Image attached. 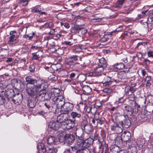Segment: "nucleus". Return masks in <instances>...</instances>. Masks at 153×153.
I'll return each instance as SVG.
<instances>
[{
	"instance_id": "8",
	"label": "nucleus",
	"mask_w": 153,
	"mask_h": 153,
	"mask_svg": "<svg viewBox=\"0 0 153 153\" xmlns=\"http://www.w3.org/2000/svg\"><path fill=\"white\" fill-rule=\"evenodd\" d=\"M119 123H117L116 120V123L111 126V130L114 133L117 134H120L123 131V127L119 126Z\"/></svg>"
},
{
	"instance_id": "33",
	"label": "nucleus",
	"mask_w": 153,
	"mask_h": 153,
	"mask_svg": "<svg viewBox=\"0 0 153 153\" xmlns=\"http://www.w3.org/2000/svg\"><path fill=\"white\" fill-rule=\"evenodd\" d=\"M74 49H73V52L74 53H79L81 51H82L80 48V46H79V45H76Z\"/></svg>"
},
{
	"instance_id": "36",
	"label": "nucleus",
	"mask_w": 153,
	"mask_h": 153,
	"mask_svg": "<svg viewBox=\"0 0 153 153\" xmlns=\"http://www.w3.org/2000/svg\"><path fill=\"white\" fill-rule=\"evenodd\" d=\"M35 104L33 101L30 100L28 101V103L27 105L30 108H33L35 106Z\"/></svg>"
},
{
	"instance_id": "42",
	"label": "nucleus",
	"mask_w": 153,
	"mask_h": 153,
	"mask_svg": "<svg viewBox=\"0 0 153 153\" xmlns=\"http://www.w3.org/2000/svg\"><path fill=\"white\" fill-rule=\"evenodd\" d=\"M87 95L84 94L81 95V99L82 100L84 101H85L87 100Z\"/></svg>"
},
{
	"instance_id": "5",
	"label": "nucleus",
	"mask_w": 153,
	"mask_h": 153,
	"mask_svg": "<svg viewBox=\"0 0 153 153\" xmlns=\"http://www.w3.org/2000/svg\"><path fill=\"white\" fill-rule=\"evenodd\" d=\"M45 90L43 91V94H45L44 99L45 100H49L51 98H52V100L54 101L55 97H58L60 92V90L58 89H55L51 93L46 94Z\"/></svg>"
},
{
	"instance_id": "58",
	"label": "nucleus",
	"mask_w": 153,
	"mask_h": 153,
	"mask_svg": "<svg viewBox=\"0 0 153 153\" xmlns=\"http://www.w3.org/2000/svg\"><path fill=\"white\" fill-rule=\"evenodd\" d=\"M124 140L125 141H126L128 140L130 138V137L128 136V135H127L126 134H125L124 136Z\"/></svg>"
},
{
	"instance_id": "14",
	"label": "nucleus",
	"mask_w": 153,
	"mask_h": 153,
	"mask_svg": "<svg viewBox=\"0 0 153 153\" xmlns=\"http://www.w3.org/2000/svg\"><path fill=\"white\" fill-rule=\"evenodd\" d=\"M123 111L124 114L128 118L131 116L133 113L131 107L129 105L125 106L123 109Z\"/></svg>"
},
{
	"instance_id": "19",
	"label": "nucleus",
	"mask_w": 153,
	"mask_h": 153,
	"mask_svg": "<svg viewBox=\"0 0 153 153\" xmlns=\"http://www.w3.org/2000/svg\"><path fill=\"white\" fill-rule=\"evenodd\" d=\"M105 68L102 66H98L94 70V74L97 76L100 75L101 72L104 71Z\"/></svg>"
},
{
	"instance_id": "30",
	"label": "nucleus",
	"mask_w": 153,
	"mask_h": 153,
	"mask_svg": "<svg viewBox=\"0 0 153 153\" xmlns=\"http://www.w3.org/2000/svg\"><path fill=\"white\" fill-rule=\"evenodd\" d=\"M80 29V27L79 26L76 25L71 28V31L72 33H76Z\"/></svg>"
},
{
	"instance_id": "3",
	"label": "nucleus",
	"mask_w": 153,
	"mask_h": 153,
	"mask_svg": "<svg viewBox=\"0 0 153 153\" xmlns=\"http://www.w3.org/2000/svg\"><path fill=\"white\" fill-rule=\"evenodd\" d=\"M63 114L59 116L57 118V122L61 124V127L64 129H70L74 126V122L70 119H68L64 117Z\"/></svg>"
},
{
	"instance_id": "41",
	"label": "nucleus",
	"mask_w": 153,
	"mask_h": 153,
	"mask_svg": "<svg viewBox=\"0 0 153 153\" xmlns=\"http://www.w3.org/2000/svg\"><path fill=\"white\" fill-rule=\"evenodd\" d=\"M79 32H80L82 34H84L87 33V30L85 28L80 27V29L79 30Z\"/></svg>"
},
{
	"instance_id": "40",
	"label": "nucleus",
	"mask_w": 153,
	"mask_h": 153,
	"mask_svg": "<svg viewBox=\"0 0 153 153\" xmlns=\"http://www.w3.org/2000/svg\"><path fill=\"white\" fill-rule=\"evenodd\" d=\"M103 91L104 93L107 94H110L112 92V90L111 89L107 88L104 89Z\"/></svg>"
},
{
	"instance_id": "34",
	"label": "nucleus",
	"mask_w": 153,
	"mask_h": 153,
	"mask_svg": "<svg viewBox=\"0 0 153 153\" xmlns=\"http://www.w3.org/2000/svg\"><path fill=\"white\" fill-rule=\"evenodd\" d=\"M115 141L117 144H120L122 143V139L120 137H117L115 139Z\"/></svg>"
},
{
	"instance_id": "52",
	"label": "nucleus",
	"mask_w": 153,
	"mask_h": 153,
	"mask_svg": "<svg viewBox=\"0 0 153 153\" xmlns=\"http://www.w3.org/2000/svg\"><path fill=\"white\" fill-rule=\"evenodd\" d=\"M85 75H86V76H88V77L92 76H96L95 75L94 72V73L92 72H90L89 73H87L85 74Z\"/></svg>"
},
{
	"instance_id": "22",
	"label": "nucleus",
	"mask_w": 153,
	"mask_h": 153,
	"mask_svg": "<svg viewBox=\"0 0 153 153\" xmlns=\"http://www.w3.org/2000/svg\"><path fill=\"white\" fill-rule=\"evenodd\" d=\"M82 111H80L78 112H72L71 113V116L73 118H80L81 117Z\"/></svg>"
},
{
	"instance_id": "57",
	"label": "nucleus",
	"mask_w": 153,
	"mask_h": 153,
	"mask_svg": "<svg viewBox=\"0 0 153 153\" xmlns=\"http://www.w3.org/2000/svg\"><path fill=\"white\" fill-rule=\"evenodd\" d=\"M147 12V10L145 12L143 11L142 12V14H140L138 15V16L140 18H142L145 15V13Z\"/></svg>"
},
{
	"instance_id": "49",
	"label": "nucleus",
	"mask_w": 153,
	"mask_h": 153,
	"mask_svg": "<svg viewBox=\"0 0 153 153\" xmlns=\"http://www.w3.org/2000/svg\"><path fill=\"white\" fill-rule=\"evenodd\" d=\"M47 150L46 151H47V153H55V152H53V149L52 148H48V147H47Z\"/></svg>"
},
{
	"instance_id": "10",
	"label": "nucleus",
	"mask_w": 153,
	"mask_h": 153,
	"mask_svg": "<svg viewBox=\"0 0 153 153\" xmlns=\"http://www.w3.org/2000/svg\"><path fill=\"white\" fill-rule=\"evenodd\" d=\"M64 139L66 143L68 144L71 145L74 142L75 140V137L73 135L68 134L64 136Z\"/></svg>"
},
{
	"instance_id": "2",
	"label": "nucleus",
	"mask_w": 153,
	"mask_h": 153,
	"mask_svg": "<svg viewBox=\"0 0 153 153\" xmlns=\"http://www.w3.org/2000/svg\"><path fill=\"white\" fill-rule=\"evenodd\" d=\"M83 139H78L74 148L77 150V153H90L87 148L92 144L91 139L88 138L85 140Z\"/></svg>"
},
{
	"instance_id": "12",
	"label": "nucleus",
	"mask_w": 153,
	"mask_h": 153,
	"mask_svg": "<svg viewBox=\"0 0 153 153\" xmlns=\"http://www.w3.org/2000/svg\"><path fill=\"white\" fill-rule=\"evenodd\" d=\"M78 57V56L76 55L71 56L65 61V63L70 65H73L75 62L77 60Z\"/></svg>"
},
{
	"instance_id": "61",
	"label": "nucleus",
	"mask_w": 153,
	"mask_h": 153,
	"mask_svg": "<svg viewBox=\"0 0 153 153\" xmlns=\"http://www.w3.org/2000/svg\"><path fill=\"white\" fill-rule=\"evenodd\" d=\"M29 70L31 72H33L34 70V67L33 65L29 66Z\"/></svg>"
},
{
	"instance_id": "39",
	"label": "nucleus",
	"mask_w": 153,
	"mask_h": 153,
	"mask_svg": "<svg viewBox=\"0 0 153 153\" xmlns=\"http://www.w3.org/2000/svg\"><path fill=\"white\" fill-rule=\"evenodd\" d=\"M109 97V96L108 95H104L102 97V101L104 102H106L108 100Z\"/></svg>"
},
{
	"instance_id": "44",
	"label": "nucleus",
	"mask_w": 153,
	"mask_h": 153,
	"mask_svg": "<svg viewBox=\"0 0 153 153\" xmlns=\"http://www.w3.org/2000/svg\"><path fill=\"white\" fill-rule=\"evenodd\" d=\"M95 105L97 107H100L102 106L101 102L99 100H97L95 103Z\"/></svg>"
},
{
	"instance_id": "9",
	"label": "nucleus",
	"mask_w": 153,
	"mask_h": 153,
	"mask_svg": "<svg viewBox=\"0 0 153 153\" xmlns=\"http://www.w3.org/2000/svg\"><path fill=\"white\" fill-rule=\"evenodd\" d=\"M16 31H11L10 33V36L9 40L7 42V44L10 46H11L13 44L15 41L16 40L17 38V36H16Z\"/></svg>"
},
{
	"instance_id": "15",
	"label": "nucleus",
	"mask_w": 153,
	"mask_h": 153,
	"mask_svg": "<svg viewBox=\"0 0 153 153\" xmlns=\"http://www.w3.org/2000/svg\"><path fill=\"white\" fill-rule=\"evenodd\" d=\"M116 31H117V30H115L113 31L108 33H107L104 34L102 37H101V41L103 42H106L107 39H108V37H111V36L113 35L115 32Z\"/></svg>"
},
{
	"instance_id": "13",
	"label": "nucleus",
	"mask_w": 153,
	"mask_h": 153,
	"mask_svg": "<svg viewBox=\"0 0 153 153\" xmlns=\"http://www.w3.org/2000/svg\"><path fill=\"white\" fill-rule=\"evenodd\" d=\"M112 82L111 78L108 76H105L102 79V83L105 86L110 85Z\"/></svg>"
},
{
	"instance_id": "16",
	"label": "nucleus",
	"mask_w": 153,
	"mask_h": 153,
	"mask_svg": "<svg viewBox=\"0 0 153 153\" xmlns=\"http://www.w3.org/2000/svg\"><path fill=\"white\" fill-rule=\"evenodd\" d=\"M37 148L40 149L39 150L40 153H47V148L45 147L44 144L42 143H39L38 144Z\"/></svg>"
},
{
	"instance_id": "18",
	"label": "nucleus",
	"mask_w": 153,
	"mask_h": 153,
	"mask_svg": "<svg viewBox=\"0 0 153 153\" xmlns=\"http://www.w3.org/2000/svg\"><path fill=\"white\" fill-rule=\"evenodd\" d=\"M83 130L80 129H77L76 131L75 134L78 139H84Z\"/></svg>"
},
{
	"instance_id": "32",
	"label": "nucleus",
	"mask_w": 153,
	"mask_h": 153,
	"mask_svg": "<svg viewBox=\"0 0 153 153\" xmlns=\"http://www.w3.org/2000/svg\"><path fill=\"white\" fill-rule=\"evenodd\" d=\"M126 0H118L116 3V7H121Z\"/></svg>"
},
{
	"instance_id": "11",
	"label": "nucleus",
	"mask_w": 153,
	"mask_h": 153,
	"mask_svg": "<svg viewBox=\"0 0 153 153\" xmlns=\"http://www.w3.org/2000/svg\"><path fill=\"white\" fill-rule=\"evenodd\" d=\"M49 127L52 129L57 130L61 127V124L58 122L51 121L49 123Z\"/></svg>"
},
{
	"instance_id": "46",
	"label": "nucleus",
	"mask_w": 153,
	"mask_h": 153,
	"mask_svg": "<svg viewBox=\"0 0 153 153\" xmlns=\"http://www.w3.org/2000/svg\"><path fill=\"white\" fill-rule=\"evenodd\" d=\"M61 25H64V26L67 28H68L70 27L69 24L68 23H63L61 22Z\"/></svg>"
},
{
	"instance_id": "38",
	"label": "nucleus",
	"mask_w": 153,
	"mask_h": 153,
	"mask_svg": "<svg viewBox=\"0 0 153 153\" xmlns=\"http://www.w3.org/2000/svg\"><path fill=\"white\" fill-rule=\"evenodd\" d=\"M13 101L16 104L18 105L21 103L22 100L21 98H18V99L13 100Z\"/></svg>"
},
{
	"instance_id": "47",
	"label": "nucleus",
	"mask_w": 153,
	"mask_h": 153,
	"mask_svg": "<svg viewBox=\"0 0 153 153\" xmlns=\"http://www.w3.org/2000/svg\"><path fill=\"white\" fill-rule=\"evenodd\" d=\"M39 11L38 8H33L32 9L31 12L33 13H37L39 12Z\"/></svg>"
},
{
	"instance_id": "45",
	"label": "nucleus",
	"mask_w": 153,
	"mask_h": 153,
	"mask_svg": "<svg viewBox=\"0 0 153 153\" xmlns=\"http://www.w3.org/2000/svg\"><path fill=\"white\" fill-rule=\"evenodd\" d=\"M28 0H21L20 2L23 5H26L28 4Z\"/></svg>"
},
{
	"instance_id": "27",
	"label": "nucleus",
	"mask_w": 153,
	"mask_h": 153,
	"mask_svg": "<svg viewBox=\"0 0 153 153\" xmlns=\"http://www.w3.org/2000/svg\"><path fill=\"white\" fill-rule=\"evenodd\" d=\"M55 140V137L52 136H49L47 139V143L48 144H51L53 143Z\"/></svg>"
},
{
	"instance_id": "21",
	"label": "nucleus",
	"mask_w": 153,
	"mask_h": 153,
	"mask_svg": "<svg viewBox=\"0 0 153 153\" xmlns=\"http://www.w3.org/2000/svg\"><path fill=\"white\" fill-rule=\"evenodd\" d=\"M98 66H102L106 68L107 66L106 61L104 58L102 57L99 59Z\"/></svg>"
},
{
	"instance_id": "35",
	"label": "nucleus",
	"mask_w": 153,
	"mask_h": 153,
	"mask_svg": "<svg viewBox=\"0 0 153 153\" xmlns=\"http://www.w3.org/2000/svg\"><path fill=\"white\" fill-rule=\"evenodd\" d=\"M53 24L52 22H50L48 23L45 24L43 25V27H45L47 28H51L52 27L53 25Z\"/></svg>"
},
{
	"instance_id": "28",
	"label": "nucleus",
	"mask_w": 153,
	"mask_h": 153,
	"mask_svg": "<svg viewBox=\"0 0 153 153\" xmlns=\"http://www.w3.org/2000/svg\"><path fill=\"white\" fill-rule=\"evenodd\" d=\"M118 147L114 146L110 149L109 153H118Z\"/></svg>"
},
{
	"instance_id": "6",
	"label": "nucleus",
	"mask_w": 153,
	"mask_h": 153,
	"mask_svg": "<svg viewBox=\"0 0 153 153\" xmlns=\"http://www.w3.org/2000/svg\"><path fill=\"white\" fill-rule=\"evenodd\" d=\"M74 107L73 104L69 102H65L61 108V112L62 114H68L73 110Z\"/></svg>"
},
{
	"instance_id": "24",
	"label": "nucleus",
	"mask_w": 153,
	"mask_h": 153,
	"mask_svg": "<svg viewBox=\"0 0 153 153\" xmlns=\"http://www.w3.org/2000/svg\"><path fill=\"white\" fill-rule=\"evenodd\" d=\"M82 89L83 91L87 94H89L91 91V89L88 85L84 86L83 87Z\"/></svg>"
},
{
	"instance_id": "59",
	"label": "nucleus",
	"mask_w": 153,
	"mask_h": 153,
	"mask_svg": "<svg viewBox=\"0 0 153 153\" xmlns=\"http://www.w3.org/2000/svg\"><path fill=\"white\" fill-rule=\"evenodd\" d=\"M98 140L99 145V147L100 149L102 146V142H103V141L102 140H100L99 139H98Z\"/></svg>"
},
{
	"instance_id": "7",
	"label": "nucleus",
	"mask_w": 153,
	"mask_h": 153,
	"mask_svg": "<svg viewBox=\"0 0 153 153\" xmlns=\"http://www.w3.org/2000/svg\"><path fill=\"white\" fill-rule=\"evenodd\" d=\"M25 80L26 82H27L26 85L28 84L29 86H31V85H36L41 84L42 81L38 80L34 78H33L31 76H29L26 77Z\"/></svg>"
},
{
	"instance_id": "37",
	"label": "nucleus",
	"mask_w": 153,
	"mask_h": 153,
	"mask_svg": "<svg viewBox=\"0 0 153 153\" xmlns=\"http://www.w3.org/2000/svg\"><path fill=\"white\" fill-rule=\"evenodd\" d=\"M148 112L153 114V104L151 103L148 106Z\"/></svg>"
},
{
	"instance_id": "4",
	"label": "nucleus",
	"mask_w": 153,
	"mask_h": 153,
	"mask_svg": "<svg viewBox=\"0 0 153 153\" xmlns=\"http://www.w3.org/2000/svg\"><path fill=\"white\" fill-rule=\"evenodd\" d=\"M115 120L117 123H119L123 128H128L131 125L130 120L126 117L124 115H119L116 117Z\"/></svg>"
},
{
	"instance_id": "43",
	"label": "nucleus",
	"mask_w": 153,
	"mask_h": 153,
	"mask_svg": "<svg viewBox=\"0 0 153 153\" xmlns=\"http://www.w3.org/2000/svg\"><path fill=\"white\" fill-rule=\"evenodd\" d=\"M34 34V33L33 32H32L31 35L30 34L29 35H25L24 36V37L25 38H29V39H31L32 38L33 35Z\"/></svg>"
},
{
	"instance_id": "62",
	"label": "nucleus",
	"mask_w": 153,
	"mask_h": 153,
	"mask_svg": "<svg viewBox=\"0 0 153 153\" xmlns=\"http://www.w3.org/2000/svg\"><path fill=\"white\" fill-rule=\"evenodd\" d=\"M141 73L143 76H145L146 74V71L144 70H141Z\"/></svg>"
},
{
	"instance_id": "56",
	"label": "nucleus",
	"mask_w": 153,
	"mask_h": 153,
	"mask_svg": "<svg viewBox=\"0 0 153 153\" xmlns=\"http://www.w3.org/2000/svg\"><path fill=\"white\" fill-rule=\"evenodd\" d=\"M92 107L90 106H88L86 109L87 112L88 113H90L91 112Z\"/></svg>"
},
{
	"instance_id": "51",
	"label": "nucleus",
	"mask_w": 153,
	"mask_h": 153,
	"mask_svg": "<svg viewBox=\"0 0 153 153\" xmlns=\"http://www.w3.org/2000/svg\"><path fill=\"white\" fill-rule=\"evenodd\" d=\"M51 68L53 69L54 71H57L59 69L57 68V67L56 65H53L51 66Z\"/></svg>"
},
{
	"instance_id": "53",
	"label": "nucleus",
	"mask_w": 153,
	"mask_h": 153,
	"mask_svg": "<svg viewBox=\"0 0 153 153\" xmlns=\"http://www.w3.org/2000/svg\"><path fill=\"white\" fill-rule=\"evenodd\" d=\"M144 63L146 65H148L150 64L151 62L148 59H145L144 60Z\"/></svg>"
},
{
	"instance_id": "50",
	"label": "nucleus",
	"mask_w": 153,
	"mask_h": 153,
	"mask_svg": "<svg viewBox=\"0 0 153 153\" xmlns=\"http://www.w3.org/2000/svg\"><path fill=\"white\" fill-rule=\"evenodd\" d=\"M85 129L88 133H90L91 131V128L90 126L85 127Z\"/></svg>"
},
{
	"instance_id": "17",
	"label": "nucleus",
	"mask_w": 153,
	"mask_h": 153,
	"mask_svg": "<svg viewBox=\"0 0 153 153\" xmlns=\"http://www.w3.org/2000/svg\"><path fill=\"white\" fill-rule=\"evenodd\" d=\"M54 101L55 103L56 104L57 107H61V109L63 107V106L65 103V102L64 101L59 99L58 97H55V99H54Z\"/></svg>"
},
{
	"instance_id": "55",
	"label": "nucleus",
	"mask_w": 153,
	"mask_h": 153,
	"mask_svg": "<svg viewBox=\"0 0 153 153\" xmlns=\"http://www.w3.org/2000/svg\"><path fill=\"white\" fill-rule=\"evenodd\" d=\"M94 138V140H97V139H98V135L97 133L96 132H95L94 135V136L93 137Z\"/></svg>"
},
{
	"instance_id": "63",
	"label": "nucleus",
	"mask_w": 153,
	"mask_h": 153,
	"mask_svg": "<svg viewBox=\"0 0 153 153\" xmlns=\"http://www.w3.org/2000/svg\"><path fill=\"white\" fill-rule=\"evenodd\" d=\"M148 56L149 57H152L153 56V52L150 51L148 52Z\"/></svg>"
},
{
	"instance_id": "25",
	"label": "nucleus",
	"mask_w": 153,
	"mask_h": 153,
	"mask_svg": "<svg viewBox=\"0 0 153 153\" xmlns=\"http://www.w3.org/2000/svg\"><path fill=\"white\" fill-rule=\"evenodd\" d=\"M86 77L85 74H81L78 76L77 78L79 82H83L86 79Z\"/></svg>"
},
{
	"instance_id": "20",
	"label": "nucleus",
	"mask_w": 153,
	"mask_h": 153,
	"mask_svg": "<svg viewBox=\"0 0 153 153\" xmlns=\"http://www.w3.org/2000/svg\"><path fill=\"white\" fill-rule=\"evenodd\" d=\"M152 77L150 76H147L144 79V82L146 87H149L152 84Z\"/></svg>"
},
{
	"instance_id": "60",
	"label": "nucleus",
	"mask_w": 153,
	"mask_h": 153,
	"mask_svg": "<svg viewBox=\"0 0 153 153\" xmlns=\"http://www.w3.org/2000/svg\"><path fill=\"white\" fill-rule=\"evenodd\" d=\"M64 43L66 45H73V43L70 41H65Z\"/></svg>"
},
{
	"instance_id": "54",
	"label": "nucleus",
	"mask_w": 153,
	"mask_h": 153,
	"mask_svg": "<svg viewBox=\"0 0 153 153\" xmlns=\"http://www.w3.org/2000/svg\"><path fill=\"white\" fill-rule=\"evenodd\" d=\"M72 150H71V149H66L64 152V153H72V147H71Z\"/></svg>"
},
{
	"instance_id": "48",
	"label": "nucleus",
	"mask_w": 153,
	"mask_h": 153,
	"mask_svg": "<svg viewBox=\"0 0 153 153\" xmlns=\"http://www.w3.org/2000/svg\"><path fill=\"white\" fill-rule=\"evenodd\" d=\"M57 77L56 75H52L51 76V79L52 81H56L57 79Z\"/></svg>"
},
{
	"instance_id": "64",
	"label": "nucleus",
	"mask_w": 153,
	"mask_h": 153,
	"mask_svg": "<svg viewBox=\"0 0 153 153\" xmlns=\"http://www.w3.org/2000/svg\"><path fill=\"white\" fill-rule=\"evenodd\" d=\"M117 102L118 103H121L123 102V99L122 98H118Z\"/></svg>"
},
{
	"instance_id": "26",
	"label": "nucleus",
	"mask_w": 153,
	"mask_h": 153,
	"mask_svg": "<svg viewBox=\"0 0 153 153\" xmlns=\"http://www.w3.org/2000/svg\"><path fill=\"white\" fill-rule=\"evenodd\" d=\"M136 89L131 87L128 89V90L126 92V94L128 96H132V94L136 91Z\"/></svg>"
},
{
	"instance_id": "23",
	"label": "nucleus",
	"mask_w": 153,
	"mask_h": 153,
	"mask_svg": "<svg viewBox=\"0 0 153 153\" xmlns=\"http://www.w3.org/2000/svg\"><path fill=\"white\" fill-rule=\"evenodd\" d=\"M42 54V51H38L36 54L34 53H32L33 59L37 60L41 56Z\"/></svg>"
},
{
	"instance_id": "1",
	"label": "nucleus",
	"mask_w": 153,
	"mask_h": 153,
	"mask_svg": "<svg viewBox=\"0 0 153 153\" xmlns=\"http://www.w3.org/2000/svg\"><path fill=\"white\" fill-rule=\"evenodd\" d=\"M48 87V84L44 81H41V84L32 86L26 85V90L28 94L31 96H36L38 93L44 91Z\"/></svg>"
},
{
	"instance_id": "29",
	"label": "nucleus",
	"mask_w": 153,
	"mask_h": 153,
	"mask_svg": "<svg viewBox=\"0 0 153 153\" xmlns=\"http://www.w3.org/2000/svg\"><path fill=\"white\" fill-rule=\"evenodd\" d=\"M125 67L124 64L123 63H120L115 64L114 65V67L116 69L118 70H121L123 69Z\"/></svg>"
},
{
	"instance_id": "31",
	"label": "nucleus",
	"mask_w": 153,
	"mask_h": 153,
	"mask_svg": "<svg viewBox=\"0 0 153 153\" xmlns=\"http://www.w3.org/2000/svg\"><path fill=\"white\" fill-rule=\"evenodd\" d=\"M126 74L124 71L119 72L118 74V77L120 79H124L126 77Z\"/></svg>"
}]
</instances>
